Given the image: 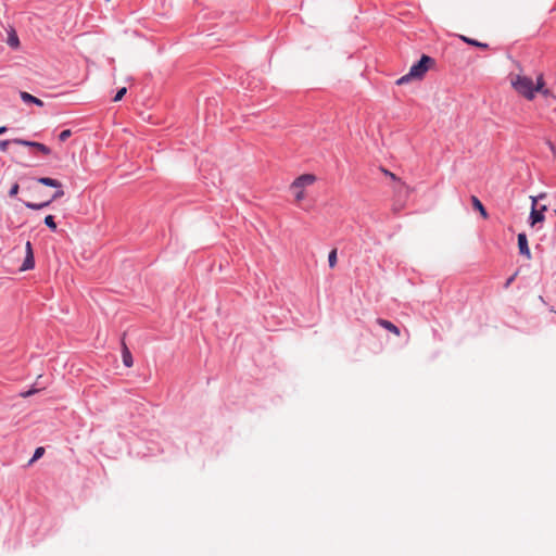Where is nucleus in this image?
<instances>
[{"label":"nucleus","instance_id":"28","mask_svg":"<svg viewBox=\"0 0 556 556\" xmlns=\"http://www.w3.org/2000/svg\"><path fill=\"white\" fill-rule=\"evenodd\" d=\"M535 198H538V201H539L540 199H544V198H545V193H541V194L536 195Z\"/></svg>","mask_w":556,"mask_h":556},{"label":"nucleus","instance_id":"10","mask_svg":"<svg viewBox=\"0 0 556 556\" xmlns=\"http://www.w3.org/2000/svg\"><path fill=\"white\" fill-rule=\"evenodd\" d=\"M20 97H21V99L25 103H34V104H36L38 106H42L43 105V102L40 99L34 97L33 94H30V93H28L26 91H21L20 92Z\"/></svg>","mask_w":556,"mask_h":556},{"label":"nucleus","instance_id":"15","mask_svg":"<svg viewBox=\"0 0 556 556\" xmlns=\"http://www.w3.org/2000/svg\"><path fill=\"white\" fill-rule=\"evenodd\" d=\"M337 262H338L337 249H333L329 252V255H328L329 267L334 268L337 265Z\"/></svg>","mask_w":556,"mask_h":556},{"label":"nucleus","instance_id":"7","mask_svg":"<svg viewBox=\"0 0 556 556\" xmlns=\"http://www.w3.org/2000/svg\"><path fill=\"white\" fill-rule=\"evenodd\" d=\"M518 249L521 255L526 256L527 260H531L532 255L528 245V239L523 232L518 235Z\"/></svg>","mask_w":556,"mask_h":556},{"label":"nucleus","instance_id":"14","mask_svg":"<svg viewBox=\"0 0 556 556\" xmlns=\"http://www.w3.org/2000/svg\"><path fill=\"white\" fill-rule=\"evenodd\" d=\"M459 38L465 41L466 43L468 45H471V46H476V47H479V48H482V49H486L488 48V45L486 43H483V42H479L475 39H471V38H468L466 36H463L460 35Z\"/></svg>","mask_w":556,"mask_h":556},{"label":"nucleus","instance_id":"20","mask_svg":"<svg viewBox=\"0 0 556 556\" xmlns=\"http://www.w3.org/2000/svg\"><path fill=\"white\" fill-rule=\"evenodd\" d=\"M10 143H13V139L12 140H0V150L2 152H5L8 150V147Z\"/></svg>","mask_w":556,"mask_h":556},{"label":"nucleus","instance_id":"13","mask_svg":"<svg viewBox=\"0 0 556 556\" xmlns=\"http://www.w3.org/2000/svg\"><path fill=\"white\" fill-rule=\"evenodd\" d=\"M35 266V261H34V255H26L25 256V260L21 266V270H28V269H31L34 268Z\"/></svg>","mask_w":556,"mask_h":556},{"label":"nucleus","instance_id":"21","mask_svg":"<svg viewBox=\"0 0 556 556\" xmlns=\"http://www.w3.org/2000/svg\"><path fill=\"white\" fill-rule=\"evenodd\" d=\"M18 190H20V186H18V184H14V185L11 187L10 191H9V195H10V197H15V195L18 193Z\"/></svg>","mask_w":556,"mask_h":556},{"label":"nucleus","instance_id":"8","mask_svg":"<svg viewBox=\"0 0 556 556\" xmlns=\"http://www.w3.org/2000/svg\"><path fill=\"white\" fill-rule=\"evenodd\" d=\"M377 324L379 326H381L382 328H384L386 330L392 332L394 336H396V337L401 336V331H400L399 327L395 326L393 323H391L387 319L378 318Z\"/></svg>","mask_w":556,"mask_h":556},{"label":"nucleus","instance_id":"24","mask_svg":"<svg viewBox=\"0 0 556 556\" xmlns=\"http://www.w3.org/2000/svg\"><path fill=\"white\" fill-rule=\"evenodd\" d=\"M26 255H34L33 253V247H31V243L29 241L26 242Z\"/></svg>","mask_w":556,"mask_h":556},{"label":"nucleus","instance_id":"26","mask_svg":"<svg viewBox=\"0 0 556 556\" xmlns=\"http://www.w3.org/2000/svg\"><path fill=\"white\" fill-rule=\"evenodd\" d=\"M384 173H386L388 176H390V178H392L393 180H396V179H397V178H396V176H395L393 173L388 172V170H386Z\"/></svg>","mask_w":556,"mask_h":556},{"label":"nucleus","instance_id":"23","mask_svg":"<svg viewBox=\"0 0 556 556\" xmlns=\"http://www.w3.org/2000/svg\"><path fill=\"white\" fill-rule=\"evenodd\" d=\"M37 392H38V390H37V389H30V390H28V391L22 392V393H21V396H22V397H28V396L34 395V394H35V393H37Z\"/></svg>","mask_w":556,"mask_h":556},{"label":"nucleus","instance_id":"16","mask_svg":"<svg viewBox=\"0 0 556 556\" xmlns=\"http://www.w3.org/2000/svg\"><path fill=\"white\" fill-rule=\"evenodd\" d=\"M45 224L53 231L56 230V224L54 222V217L52 215H47L45 217Z\"/></svg>","mask_w":556,"mask_h":556},{"label":"nucleus","instance_id":"2","mask_svg":"<svg viewBox=\"0 0 556 556\" xmlns=\"http://www.w3.org/2000/svg\"><path fill=\"white\" fill-rule=\"evenodd\" d=\"M433 63V60L428 55H422L421 59L410 66L409 72L396 80L397 85H404L412 79H421L426 72L429 70V64Z\"/></svg>","mask_w":556,"mask_h":556},{"label":"nucleus","instance_id":"3","mask_svg":"<svg viewBox=\"0 0 556 556\" xmlns=\"http://www.w3.org/2000/svg\"><path fill=\"white\" fill-rule=\"evenodd\" d=\"M316 181L313 174H303L299 176L291 185L290 190L294 195L295 203L299 204L305 198V189Z\"/></svg>","mask_w":556,"mask_h":556},{"label":"nucleus","instance_id":"22","mask_svg":"<svg viewBox=\"0 0 556 556\" xmlns=\"http://www.w3.org/2000/svg\"><path fill=\"white\" fill-rule=\"evenodd\" d=\"M8 42L11 47L16 48L18 46V38L16 37V35H13L9 38Z\"/></svg>","mask_w":556,"mask_h":556},{"label":"nucleus","instance_id":"27","mask_svg":"<svg viewBox=\"0 0 556 556\" xmlns=\"http://www.w3.org/2000/svg\"><path fill=\"white\" fill-rule=\"evenodd\" d=\"M5 131H7V127L1 126V127H0V135L4 134Z\"/></svg>","mask_w":556,"mask_h":556},{"label":"nucleus","instance_id":"1","mask_svg":"<svg viewBox=\"0 0 556 556\" xmlns=\"http://www.w3.org/2000/svg\"><path fill=\"white\" fill-rule=\"evenodd\" d=\"M509 80L513 88L528 100H532L535 92H541L544 96L548 93V90L544 89L542 75L538 76L536 84L533 83L532 78L520 74H510Z\"/></svg>","mask_w":556,"mask_h":556},{"label":"nucleus","instance_id":"25","mask_svg":"<svg viewBox=\"0 0 556 556\" xmlns=\"http://www.w3.org/2000/svg\"><path fill=\"white\" fill-rule=\"evenodd\" d=\"M516 275H517V274H514L510 278H508V280H507V281H506V283H505V287H506V288H507V287H508V286L514 281V279H515V277H516Z\"/></svg>","mask_w":556,"mask_h":556},{"label":"nucleus","instance_id":"12","mask_svg":"<svg viewBox=\"0 0 556 556\" xmlns=\"http://www.w3.org/2000/svg\"><path fill=\"white\" fill-rule=\"evenodd\" d=\"M471 202H472L473 207L480 212L481 216L483 218H488V212L484 208V206L481 203V201L477 197L472 195L471 197Z\"/></svg>","mask_w":556,"mask_h":556},{"label":"nucleus","instance_id":"11","mask_svg":"<svg viewBox=\"0 0 556 556\" xmlns=\"http://www.w3.org/2000/svg\"><path fill=\"white\" fill-rule=\"evenodd\" d=\"M37 181L41 185L52 187L55 189H60L61 187V182L59 180L49 177H40L37 179Z\"/></svg>","mask_w":556,"mask_h":556},{"label":"nucleus","instance_id":"19","mask_svg":"<svg viewBox=\"0 0 556 556\" xmlns=\"http://www.w3.org/2000/svg\"><path fill=\"white\" fill-rule=\"evenodd\" d=\"M72 135V131L70 129H65L63 131H61V134L59 135V139L60 141H65L67 140Z\"/></svg>","mask_w":556,"mask_h":556},{"label":"nucleus","instance_id":"18","mask_svg":"<svg viewBox=\"0 0 556 556\" xmlns=\"http://www.w3.org/2000/svg\"><path fill=\"white\" fill-rule=\"evenodd\" d=\"M126 92H127V88L126 87L121 88L117 91V93L115 94L113 101L117 102V101L122 100L123 97L126 94Z\"/></svg>","mask_w":556,"mask_h":556},{"label":"nucleus","instance_id":"6","mask_svg":"<svg viewBox=\"0 0 556 556\" xmlns=\"http://www.w3.org/2000/svg\"><path fill=\"white\" fill-rule=\"evenodd\" d=\"M63 195H64V190H63V188L61 186L60 189H56V191L53 193V195H52L50 201H47L45 203H39V204L31 203V202H26L25 206L28 207V208H31V210H41L42 207L49 205L51 201L58 200V199L62 198Z\"/></svg>","mask_w":556,"mask_h":556},{"label":"nucleus","instance_id":"5","mask_svg":"<svg viewBox=\"0 0 556 556\" xmlns=\"http://www.w3.org/2000/svg\"><path fill=\"white\" fill-rule=\"evenodd\" d=\"M13 143L24 146V147H31L43 153L45 155L50 154L51 150L46 144L36 142V141H29L25 139L15 138L13 139Z\"/></svg>","mask_w":556,"mask_h":556},{"label":"nucleus","instance_id":"4","mask_svg":"<svg viewBox=\"0 0 556 556\" xmlns=\"http://www.w3.org/2000/svg\"><path fill=\"white\" fill-rule=\"evenodd\" d=\"M531 199V212L529 216V225L531 227H535L539 224L544 223L545 215L544 213L547 211L546 205H539L538 198L530 197Z\"/></svg>","mask_w":556,"mask_h":556},{"label":"nucleus","instance_id":"17","mask_svg":"<svg viewBox=\"0 0 556 556\" xmlns=\"http://www.w3.org/2000/svg\"><path fill=\"white\" fill-rule=\"evenodd\" d=\"M43 453H45V448L43 447H37L35 453H34L33 458L29 460V464H33L34 462L39 459L43 455Z\"/></svg>","mask_w":556,"mask_h":556},{"label":"nucleus","instance_id":"9","mask_svg":"<svg viewBox=\"0 0 556 556\" xmlns=\"http://www.w3.org/2000/svg\"><path fill=\"white\" fill-rule=\"evenodd\" d=\"M122 358H123V363L126 367L132 366V364H134L132 355L124 341L122 342Z\"/></svg>","mask_w":556,"mask_h":556}]
</instances>
